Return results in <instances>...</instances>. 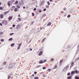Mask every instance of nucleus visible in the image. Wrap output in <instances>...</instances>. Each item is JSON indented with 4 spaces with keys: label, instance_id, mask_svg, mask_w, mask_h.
I'll use <instances>...</instances> for the list:
<instances>
[{
    "label": "nucleus",
    "instance_id": "1",
    "mask_svg": "<svg viewBox=\"0 0 79 79\" xmlns=\"http://www.w3.org/2000/svg\"><path fill=\"white\" fill-rule=\"evenodd\" d=\"M76 73V74H78L79 73V71H77V69H76L75 70H74L73 71H72L71 72V75H73V74H74V73Z\"/></svg>",
    "mask_w": 79,
    "mask_h": 79
},
{
    "label": "nucleus",
    "instance_id": "2",
    "mask_svg": "<svg viewBox=\"0 0 79 79\" xmlns=\"http://www.w3.org/2000/svg\"><path fill=\"white\" fill-rule=\"evenodd\" d=\"M2 23L3 24H5V25H6L8 24V22L6 21H4L2 22Z\"/></svg>",
    "mask_w": 79,
    "mask_h": 79
},
{
    "label": "nucleus",
    "instance_id": "3",
    "mask_svg": "<svg viewBox=\"0 0 79 79\" xmlns=\"http://www.w3.org/2000/svg\"><path fill=\"white\" fill-rule=\"evenodd\" d=\"M21 27V25H18L16 27V29H18L19 28H20V27Z\"/></svg>",
    "mask_w": 79,
    "mask_h": 79
},
{
    "label": "nucleus",
    "instance_id": "4",
    "mask_svg": "<svg viewBox=\"0 0 79 79\" xmlns=\"http://www.w3.org/2000/svg\"><path fill=\"white\" fill-rule=\"evenodd\" d=\"M67 69H68V68H67V67H66L63 69V71H64V72L66 71Z\"/></svg>",
    "mask_w": 79,
    "mask_h": 79
},
{
    "label": "nucleus",
    "instance_id": "5",
    "mask_svg": "<svg viewBox=\"0 0 79 79\" xmlns=\"http://www.w3.org/2000/svg\"><path fill=\"white\" fill-rule=\"evenodd\" d=\"M45 3V2L44 1H42L41 2V3L40 4V6H42V5H43Z\"/></svg>",
    "mask_w": 79,
    "mask_h": 79
},
{
    "label": "nucleus",
    "instance_id": "6",
    "mask_svg": "<svg viewBox=\"0 0 79 79\" xmlns=\"http://www.w3.org/2000/svg\"><path fill=\"white\" fill-rule=\"evenodd\" d=\"M7 4L9 6H10V5H11V2L9 1L8 2Z\"/></svg>",
    "mask_w": 79,
    "mask_h": 79
},
{
    "label": "nucleus",
    "instance_id": "7",
    "mask_svg": "<svg viewBox=\"0 0 79 79\" xmlns=\"http://www.w3.org/2000/svg\"><path fill=\"white\" fill-rule=\"evenodd\" d=\"M18 19L17 20V22H19V21H21V19L18 18Z\"/></svg>",
    "mask_w": 79,
    "mask_h": 79
},
{
    "label": "nucleus",
    "instance_id": "8",
    "mask_svg": "<svg viewBox=\"0 0 79 79\" xmlns=\"http://www.w3.org/2000/svg\"><path fill=\"white\" fill-rule=\"evenodd\" d=\"M44 63V61L42 60H40V61H39V63H40L41 64L42 63Z\"/></svg>",
    "mask_w": 79,
    "mask_h": 79
},
{
    "label": "nucleus",
    "instance_id": "9",
    "mask_svg": "<svg viewBox=\"0 0 79 79\" xmlns=\"http://www.w3.org/2000/svg\"><path fill=\"white\" fill-rule=\"evenodd\" d=\"M51 22H49L47 24V26H50L51 25Z\"/></svg>",
    "mask_w": 79,
    "mask_h": 79
},
{
    "label": "nucleus",
    "instance_id": "10",
    "mask_svg": "<svg viewBox=\"0 0 79 79\" xmlns=\"http://www.w3.org/2000/svg\"><path fill=\"white\" fill-rule=\"evenodd\" d=\"M8 12H9V11H6V12H5L4 13V14L5 15H6V14H7V13H8Z\"/></svg>",
    "mask_w": 79,
    "mask_h": 79
},
{
    "label": "nucleus",
    "instance_id": "11",
    "mask_svg": "<svg viewBox=\"0 0 79 79\" xmlns=\"http://www.w3.org/2000/svg\"><path fill=\"white\" fill-rule=\"evenodd\" d=\"M63 62V60H61L60 61V64L61 65Z\"/></svg>",
    "mask_w": 79,
    "mask_h": 79
},
{
    "label": "nucleus",
    "instance_id": "12",
    "mask_svg": "<svg viewBox=\"0 0 79 79\" xmlns=\"http://www.w3.org/2000/svg\"><path fill=\"white\" fill-rule=\"evenodd\" d=\"M12 18H12V17H9V20H11L12 19Z\"/></svg>",
    "mask_w": 79,
    "mask_h": 79
},
{
    "label": "nucleus",
    "instance_id": "13",
    "mask_svg": "<svg viewBox=\"0 0 79 79\" xmlns=\"http://www.w3.org/2000/svg\"><path fill=\"white\" fill-rule=\"evenodd\" d=\"M42 52H40L39 53V56H40L41 55H42Z\"/></svg>",
    "mask_w": 79,
    "mask_h": 79
},
{
    "label": "nucleus",
    "instance_id": "14",
    "mask_svg": "<svg viewBox=\"0 0 79 79\" xmlns=\"http://www.w3.org/2000/svg\"><path fill=\"white\" fill-rule=\"evenodd\" d=\"M0 17L1 18H3V15L2 14L0 15Z\"/></svg>",
    "mask_w": 79,
    "mask_h": 79
},
{
    "label": "nucleus",
    "instance_id": "15",
    "mask_svg": "<svg viewBox=\"0 0 79 79\" xmlns=\"http://www.w3.org/2000/svg\"><path fill=\"white\" fill-rule=\"evenodd\" d=\"M45 40V38H44L42 41V43H43L44 42V41Z\"/></svg>",
    "mask_w": 79,
    "mask_h": 79
},
{
    "label": "nucleus",
    "instance_id": "16",
    "mask_svg": "<svg viewBox=\"0 0 79 79\" xmlns=\"http://www.w3.org/2000/svg\"><path fill=\"white\" fill-rule=\"evenodd\" d=\"M18 11V9L17 8H16L15 10V11Z\"/></svg>",
    "mask_w": 79,
    "mask_h": 79
},
{
    "label": "nucleus",
    "instance_id": "17",
    "mask_svg": "<svg viewBox=\"0 0 79 79\" xmlns=\"http://www.w3.org/2000/svg\"><path fill=\"white\" fill-rule=\"evenodd\" d=\"M15 45V44L13 43L11 44V46L12 47H13L14 45Z\"/></svg>",
    "mask_w": 79,
    "mask_h": 79
},
{
    "label": "nucleus",
    "instance_id": "18",
    "mask_svg": "<svg viewBox=\"0 0 79 79\" xmlns=\"http://www.w3.org/2000/svg\"><path fill=\"white\" fill-rule=\"evenodd\" d=\"M39 77H35V79H39Z\"/></svg>",
    "mask_w": 79,
    "mask_h": 79
},
{
    "label": "nucleus",
    "instance_id": "19",
    "mask_svg": "<svg viewBox=\"0 0 79 79\" xmlns=\"http://www.w3.org/2000/svg\"><path fill=\"white\" fill-rule=\"evenodd\" d=\"M21 45H22V43H21L19 44V47H20L21 46Z\"/></svg>",
    "mask_w": 79,
    "mask_h": 79
},
{
    "label": "nucleus",
    "instance_id": "20",
    "mask_svg": "<svg viewBox=\"0 0 79 79\" xmlns=\"http://www.w3.org/2000/svg\"><path fill=\"white\" fill-rule=\"evenodd\" d=\"M9 41H12V40H13V39L10 38L9 39Z\"/></svg>",
    "mask_w": 79,
    "mask_h": 79
},
{
    "label": "nucleus",
    "instance_id": "21",
    "mask_svg": "<svg viewBox=\"0 0 79 79\" xmlns=\"http://www.w3.org/2000/svg\"><path fill=\"white\" fill-rule=\"evenodd\" d=\"M51 70H52V69H48V72H50V71H51Z\"/></svg>",
    "mask_w": 79,
    "mask_h": 79
},
{
    "label": "nucleus",
    "instance_id": "22",
    "mask_svg": "<svg viewBox=\"0 0 79 79\" xmlns=\"http://www.w3.org/2000/svg\"><path fill=\"white\" fill-rule=\"evenodd\" d=\"M10 77H11V76H10L9 75L8 76V79H10Z\"/></svg>",
    "mask_w": 79,
    "mask_h": 79
},
{
    "label": "nucleus",
    "instance_id": "23",
    "mask_svg": "<svg viewBox=\"0 0 79 79\" xmlns=\"http://www.w3.org/2000/svg\"><path fill=\"white\" fill-rule=\"evenodd\" d=\"M50 60H51V61H54V59L53 58H52Z\"/></svg>",
    "mask_w": 79,
    "mask_h": 79
},
{
    "label": "nucleus",
    "instance_id": "24",
    "mask_svg": "<svg viewBox=\"0 0 79 79\" xmlns=\"http://www.w3.org/2000/svg\"><path fill=\"white\" fill-rule=\"evenodd\" d=\"M18 1H16L15 2V5H17V4H18Z\"/></svg>",
    "mask_w": 79,
    "mask_h": 79
},
{
    "label": "nucleus",
    "instance_id": "25",
    "mask_svg": "<svg viewBox=\"0 0 79 79\" xmlns=\"http://www.w3.org/2000/svg\"><path fill=\"white\" fill-rule=\"evenodd\" d=\"M23 4H24V3L23 2H22V3H20L21 5H23Z\"/></svg>",
    "mask_w": 79,
    "mask_h": 79
},
{
    "label": "nucleus",
    "instance_id": "26",
    "mask_svg": "<svg viewBox=\"0 0 79 79\" xmlns=\"http://www.w3.org/2000/svg\"><path fill=\"white\" fill-rule=\"evenodd\" d=\"M48 5L49 6V5H50V2H49V1H48L47 2Z\"/></svg>",
    "mask_w": 79,
    "mask_h": 79
},
{
    "label": "nucleus",
    "instance_id": "27",
    "mask_svg": "<svg viewBox=\"0 0 79 79\" xmlns=\"http://www.w3.org/2000/svg\"><path fill=\"white\" fill-rule=\"evenodd\" d=\"M3 64L5 65L6 64V62H4L3 63Z\"/></svg>",
    "mask_w": 79,
    "mask_h": 79
},
{
    "label": "nucleus",
    "instance_id": "28",
    "mask_svg": "<svg viewBox=\"0 0 79 79\" xmlns=\"http://www.w3.org/2000/svg\"><path fill=\"white\" fill-rule=\"evenodd\" d=\"M74 62H72V63H71V65H73V64H74Z\"/></svg>",
    "mask_w": 79,
    "mask_h": 79
},
{
    "label": "nucleus",
    "instance_id": "29",
    "mask_svg": "<svg viewBox=\"0 0 79 79\" xmlns=\"http://www.w3.org/2000/svg\"><path fill=\"white\" fill-rule=\"evenodd\" d=\"M75 79H79V77H76Z\"/></svg>",
    "mask_w": 79,
    "mask_h": 79
},
{
    "label": "nucleus",
    "instance_id": "30",
    "mask_svg": "<svg viewBox=\"0 0 79 79\" xmlns=\"http://www.w3.org/2000/svg\"><path fill=\"white\" fill-rule=\"evenodd\" d=\"M57 68V66L56 65H55L54 69H56Z\"/></svg>",
    "mask_w": 79,
    "mask_h": 79
},
{
    "label": "nucleus",
    "instance_id": "31",
    "mask_svg": "<svg viewBox=\"0 0 79 79\" xmlns=\"http://www.w3.org/2000/svg\"><path fill=\"white\" fill-rule=\"evenodd\" d=\"M3 8V7H0V10H2Z\"/></svg>",
    "mask_w": 79,
    "mask_h": 79
},
{
    "label": "nucleus",
    "instance_id": "32",
    "mask_svg": "<svg viewBox=\"0 0 79 79\" xmlns=\"http://www.w3.org/2000/svg\"><path fill=\"white\" fill-rule=\"evenodd\" d=\"M32 16H34V13H32Z\"/></svg>",
    "mask_w": 79,
    "mask_h": 79
},
{
    "label": "nucleus",
    "instance_id": "33",
    "mask_svg": "<svg viewBox=\"0 0 79 79\" xmlns=\"http://www.w3.org/2000/svg\"><path fill=\"white\" fill-rule=\"evenodd\" d=\"M46 16V15L45 14H44L43 15V17H44V16Z\"/></svg>",
    "mask_w": 79,
    "mask_h": 79
},
{
    "label": "nucleus",
    "instance_id": "34",
    "mask_svg": "<svg viewBox=\"0 0 79 79\" xmlns=\"http://www.w3.org/2000/svg\"><path fill=\"white\" fill-rule=\"evenodd\" d=\"M1 42H3V41H4V40H3V39H1Z\"/></svg>",
    "mask_w": 79,
    "mask_h": 79
},
{
    "label": "nucleus",
    "instance_id": "35",
    "mask_svg": "<svg viewBox=\"0 0 79 79\" xmlns=\"http://www.w3.org/2000/svg\"><path fill=\"white\" fill-rule=\"evenodd\" d=\"M43 69H46V68L45 67H44L43 68Z\"/></svg>",
    "mask_w": 79,
    "mask_h": 79
},
{
    "label": "nucleus",
    "instance_id": "36",
    "mask_svg": "<svg viewBox=\"0 0 79 79\" xmlns=\"http://www.w3.org/2000/svg\"><path fill=\"white\" fill-rule=\"evenodd\" d=\"M79 60V57L76 59V60Z\"/></svg>",
    "mask_w": 79,
    "mask_h": 79
},
{
    "label": "nucleus",
    "instance_id": "37",
    "mask_svg": "<svg viewBox=\"0 0 79 79\" xmlns=\"http://www.w3.org/2000/svg\"><path fill=\"white\" fill-rule=\"evenodd\" d=\"M17 48H18V50H19V49H20V47L18 46Z\"/></svg>",
    "mask_w": 79,
    "mask_h": 79
},
{
    "label": "nucleus",
    "instance_id": "38",
    "mask_svg": "<svg viewBox=\"0 0 79 79\" xmlns=\"http://www.w3.org/2000/svg\"><path fill=\"white\" fill-rule=\"evenodd\" d=\"M70 16H71V15H68V16L67 17H68V18H69V17H70Z\"/></svg>",
    "mask_w": 79,
    "mask_h": 79
},
{
    "label": "nucleus",
    "instance_id": "39",
    "mask_svg": "<svg viewBox=\"0 0 79 79\" xmlns=\"http://www.w3.org/2000/svg\"><path fill=\"white\" fill-rule=\"evenodd\" d=\"M15 6H12V8L13 9H15Z\"/></svg>",
    "mask_w": 79,
    "mask_h": 79
},
{
    "label": "nucleus",
    "instance_id": "40",
    "mask_svg": "<svg viewBox=\"0 0 79 79\" xmlns=\"http://www.w3.org/2000/svg\"><path fill=\"white\" fill-rule=\"evenodd\" d=\"M46 61H47V60H44L43 62V63H45V62H46Z\"/></svg>",
    "mask_w": 79,
    "mask_h": 79
},
{
    "label": "nucleus",
    "instance_id": "41",
    "mask_svg": "<svg viewBox=\"0 0 79 79\" xmlns=\"http://www.w3.org/2000/svg\"><path fill=\"white\" fill-rule=\"evenodd\" d=\"M46 10H47V9L46 8H45L44 9V11H45Z\"/></svg>",
    "mask_w": 79,
    "mask_h": 79
},
{
    "label": "nucleus",
    "instance_id": "42",
    "mask_svg": "<svg viewBox=\"0 0 79 79\" xmlns=\"http://www.w3.org/2000/svg\"><path fill=\"white\" fill-rule=\"evenodd\" d=\"M17 8H20V6H17Z\"/></svg>",
    "mask_w": 79,
    "mask_h": 79
},
{
    "label": "nucleus",
    "instance_id": "43",
    "mask_svg": "<svg viewBox=\"0 0 79 79\" xmlns=\"http://www.w3.org/2000/svg\"><path fill=\"white\" fill-rule=\"evenodd\" d=\"M13 34H14V33H11L10 34V35H13Z\"/></svg>",
    "mask_w": 79,
    "mask_h": 79
},
{
    "label": "nucleus",
    "instance_id": "44",
    "mask_svg": "<svg viewBox=\"0 0 79 79\" xmlns=\"http://www.w3.org/2000/svg\"><path fill=\"white\" fill-rule=\"evenodd\" d=\"M34 74H37V72H34Z\"/></svg>",
    "mask_w": 79,
    "mask_h": 79
},
{
    "label": "nucleus",
    "instance_id": "45",
    "mask_svg": "<svg viewBox=\"0 0 79 79\" xmlns=\"http://www.w3.org/2000/svg\"><path fill=\"white\" fill-rule=\"evenodd\" d=\"M37 10V9H36V8H35L34 9V11H35V10Z\"/></svg>",
    "mask_w": 79,
    "mask_h": 79
},
{
    "label": "nucleus",
    "instance_id": "46",
    "mask_svg": "<svg viewBox=\"0 0 79 79\" xmlns=\"http://www.w3.org/2000/svg\"><path fill=\"white\" fill-rule=\"evenodd\" d=\"M40 66H41L40 65H38L37 67H36V68H39V67H40Z\"/></svg>",
    "mask_w": 79,
    "mask_h": 79
},
{
    "label": "nucleus",
    "instance_id": "47",
    "mask_svg": "<svg viewBox=\"0 0 79 79\" xmlns=\"http://www.w3.org/2000/svg\"><path fill=\"white\" fill-rule=\"evenodd\" d=\"M15 25H13L12 26L13 27H15Z\"/></svg>",
    "mask_w": 79,
    "mask_h": 79
},
{
    "label": "nucleus",
    "instance_id": "48",
    "mask_svg": "<svg viewBox=\"0 0 79 79\" xmlns=\"http://www.w3.org/2000/svg\"><path fill=\"white\" fill-rule=\"evenodd\" d=\"M69 75H70V73H69L68 74V76H69Z\"/></svg>",
    "mask_w": 79,
    "mask_h": 79
},
{
    "label": "nucleus",
    "instance_id": "49",
    "mask_svg": "<svg viewBox=\"0 0 79 79\" xmlns=\"http://www.w3.org/2000/svg\"><path fill=\"white\" fill-rule=\"evenodd\" d=\"M39 12H40V13H41V12H42V11H41V10H40L39 11Z\"/></svg>",
    "mask_w": 79,
    "mask_h": 79
},
{
    "label": "nucleus",
    "instance_id": "50",
    "mask_svg": "<svg viewBox=\"0 0 79 79\" xmlns=\"http://www.w3.org/2000/svg\"><path fill=\"white\" fill-rule=\"evenodd\" d=\"M64 10L65 11V10H66V8H64Z\"/></svg>",
    "mask_w": 79,
    "mask_h": 79
},
{
    "label": "nucleus",
    "instance_id": "51",
    "mask_svg": "<svg viewBox=\"0 0 79 79\" xmlns=\"http://www.w3.org/2000/svg\"><path fill=\"white\" fill-rule=\"evenodd\" d=\"M0 26H2V23H0Z\"/></svg>",
    "mask_w": 79,
    "mask_h": 79
},
{
    "label": "nucleus",
    "instance_id": "52",
    "mask_svg": "<svg viewBox=\"0 0 79 79\" xmlns=\"http://www.w3.org/2000/svg\"><path fill=\"white\" fill-rule=\"evenodd\" d=\"M30 51H32V49H30Z\"/></svg>",
    "mask_w": 79,
    "mask_h": 79
},
{
    "label": "nucleus",
    "instance_id": "53",
    "mask_svg": "<svg viewBox=\"0 0 79 79\" xmlns=\"http://www.w3.org/2000/svg\"><path fill=\"white\" fill-rule=\"evenodd\" d=\"M31 41H32V40H31L29 41V43H30V42H31Z\"/></svg>",
    "mask_w": 79,
    "mask_h": 79
},
{
    "label": "nucleus",
    "instance_id": "54",
    "mask_svg": "<svg viewBox=\"0 0 79 79\" xmlns=\"http://www.w3.org/2000/svg\"><path fill=\"white\" fill-rule=\"evenodd\" d=\"M50 2H52V0H49Z\"/></svg>",
    "mask_w": 79,
    "mask_h": 79
},
{
    "label": "nucleus",
    "instance_id": "55",
    "mask_svg": "<svg viewBox=\"0 0 79 79\" xmlns=\"http://www.w3.org/2000/svg\"><path fill=\"white\" fill-rule=\"evenodd\" d=\"M34 76H35V75L34 74H33L32 75V76H33V77H34Z\"/></svg>",
    "mask_w": 79,
    "mask_h": 79
},
{
    "label": "nucleus",
    "instance_id": "56",
    "mask_svg": "<svg viewBox=\"0 0 79 79\" xmlns=\"http://www.w3.org/2000/svg\"><path fill=\"white\" fill-rule=\"evenodd\" d=\"M18 16H19V17H20V15H18Z\"/></svg>",
    "mask_w": 79,
    "mask_h": 79
},
{
    "label": "nucleus",
    "instance_id": "57",
    "mask_svg": "<svg viewBox=\"0 0 79 79\" xmlns=\"http://www.w3.org/2000/svg\"><path fill=\"white\" fill-rule=\"evenodd\" d=\"M23 8H24V9H25V8H26V7H23Z\"/></svg>",
    "mask_w": 79,
    "mask_h": 79
},
{
    "label": "nucleus",
    "instance_id": "58",
    "mask_svg": "<svg viewBox=\"0 0 79 79\" xmlns=\"http://www.w3.org/2000/svg\"><path fill=\"white\" fill-rule=\"evenodd\" d=\"M10 66H12V67H11V68H13L12 65H10Z\"/></svg>",
    "mask_w": 79,
    "mask_h": 79
},
{
    "label": "nucleus",
    "instance_id": "59",
    "mask_svg": "<svg viewBox=\"0 0 79 79\" xmlns=\"http://www.w3.org/2000/svg\"><path fill=\"white\" fill-rule=\"evenodd\" d=\"M49 6H47L46 8H49Z\"/></svg>",
    "mask_w": 79,
    "mask_h": 79
},
{
    "label": "nucleus",
    "instance_id": "60",
    "mask_svg": "<svg viewBox=\"0 0 79 79\" xmlns=\"http://www.w3.org/2000/svg\"><path fill=\"white\" fill-rule=\"evenodd\" d=\"M10 29H12L13 28L12 27H10Z\"/></svg>",
    "mask_w": 79,
    "mask_h": 79
},
{
    "label": "nucleus",
    "instance_id": "61",
    "mask_svg": "<svg viewBox=\"0 0 79 79\" xmlns=\"http://www.w3.org/2000/svg\"><path fill=\"white\" fill-rule=\"evenodd\" d=\"M31 23H32V24H33V22H31Z\"/></svg>",
    "mask_w": 79,
    "mask_h": 79
},
{
    "label": "nucleus",
    "instance_id": "62",
    "mask_svg": "<svg viewBox=\"0 0 79 79\" xmlns=\"http://www.w3.org/2000/svg\"><path fill=\"white\" fill-rule=\"evenodd\" d=\"M72 67H73V66H70V68H71Z\"/></svg>",
    "mask_w": 79,
    "mask_h": 79
},
{
    "label": "nucleus",
    "instance_id": "63",
    "mask_svg": "<svg viewBox=\"0 0 79 79\" xmlns=\"http://www.w3.org/2000/svg\"><path fill=\"white\" fill-rule=\"evenodd\" d=\"M0 5H2V3L0 2Z\"/></svg>",
    "mask_w": 79,
    "mask_h": 79
},
{
    "label": "nucleus",
    "instance_id": "64",
    "mask_svg": "<svg viewBox=\"0 0 79 79\" xmlns=\"http://www.w3.org/2000/svg\"><path fill=\"white\" fill-rule=\"evenodd\" d=\"M61 13H63V12H61Z\"/></svg>",
    "mask_w": 79,
    "mask_h": 79
}]
</instances>
